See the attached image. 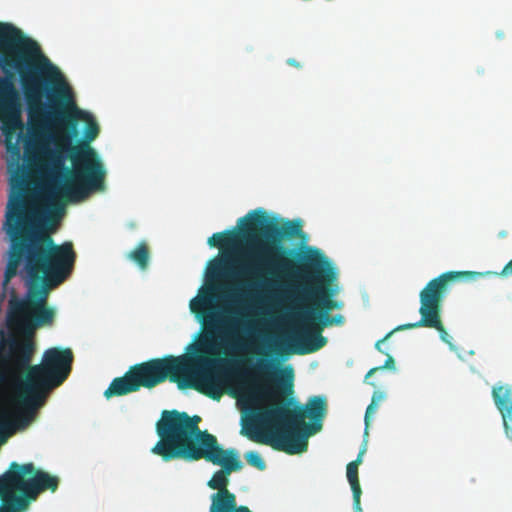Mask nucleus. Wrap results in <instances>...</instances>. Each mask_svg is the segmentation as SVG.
Listing matches in <instances>:
<instances>
[{
  "mask_svg": "<svg viewBox=\"0 0 512 512\" xmlns=\"http://www.w3.org/2000/svg\"><path fill=\"white\" fill-rule=\"evenodd\" d=\"M59 486V479L48 472L36 469L33 463L18 464L12 462L9 469L2 474L0 483V496L17 489L22 497L19 503L29 505L38 495L46 490L55 492Z\"/></svg>",
  "mask_w": 512,
  "mask_h": 512,
  "instance_id": "nucleus-14",
  "label": "nucleus"
},
{
  "mask_svg": "<svg viewBox=\"0 0 512 512\" xmlns=\"http://www.w3.org/2000/svg\"><path fill=\"white\" fill-rule=\"evenodd\" d=\"M0 67L19 72L30 119L53 117L65 121L73 130L82 120L86 124L85 142L81 144L89 145L98 137L99 125L91 114L76 106L72 90L58 67L42 53L35 40L10 23H4L0 30Z\"/></svg>",
  "mask_w": 512,
  "mask_h": 512,
  "instance_id": "nucleus-4",
  "label": "nucleus"
},
{
  "mask_svg": "<svg viewBox=\"0 0 512 512\" xmlns=\"http://www.w3.org/2000/svg\"><path fill=\"white\" fill-rule=\"evenodd\" d=\"M501 276H509L512 275V259L504 266L502 269Z\"/></svg>",
  "mask_w": 512,
  "mask_h": 512,
  "instance_id": "nucleus-25",
  "label": "nucleus"
},
{
  "mask_svg": "<svg viewBox=\"0 0 512 512\" xmlns=\"http://www.w3.org/2000/svg\"><path fill=\"white\" fill-rule=\"evenodd\" d=\"M481 273L471 271H449L430 280L419 294L420 320L415 323L400 325L395 330H407L419 327L433 328L438 331L440 339L451 345V336L447 333L442 320V303L449 290V284L459 279H475Z\"/></svg>",
  "mask_w": 512,
  "mask_h": 512,
  "instance_id": "nucleus-12",
  "label": "nucleus"
},
{
  "mask_svg": "<svg viewBox=\"0 0 512 512\" xmlns=\"http://www.w3.org/2000/svg\"><path fill=\"white\" fill-rule=\"evenodd\" d=\"M4 23L3 22H0V30L2 29Z\"/></svg>",
  "mask_w": 512,
  "mask_h": 512,
  "instance_id": "nucleus-29",
  "label": "nucleus"
},
{
  "mask_svg": "<svg viewBox=\"0 0 512 512\" xmlns=\"http://www.w3.org/2000/svg\"><path fill=\"white\" fill-rule=\"evenodd\" d=\"M32 121L24 140L25 162L29 171L44 179L43 190L51 203L80 201L105 189L106 170L95 150L88 144L51 149L44 133L45 121Z\"/></svg>",
  "mask_w": 512,
  "mask_h": 512,
  "instance_id": "nucleus-5",
  "label": "nucleus"
},
{
  "mask_svg": "<svg viewBox=\"0 0 512 512\" xmlns=\"http://www.w3.org/2000/svg\"><path fill=\"white\" fill-rule=\"evenodd\" d=\"M287 64L290 65V66H293V67H296V68H300L301 65L298 61H296L295 59L293 58H290L287 60Z\"/></svg>",
  "mask_w": 512,
  "mask_h": 512,
  "instance_id": "nucleus-26",
  "label": "nucleus"
},
{
  "mask_svg": "<svg viewBox=\"0 0 512 512\" xmlns=\"http://www.w3.org/2000/svg\"><path fill=\"white\" fill-rule=\"evenodd\" d=\"M36 343L31 335L0 332V428L27 427L51 392L69 377L74 360L70 348L52 347L33 364Z\"/></svg>",
  "mask_w": 512,
  "mask_h": 512,
  "instance_id": "nucleus-3",
  "label": "nucleus"
},
{
  "mask_svg": "<svg viewBox=\"0 0 512 512\" xmlns=\"http://www.w3.org/2000/svg\"><path fill=\"white\" fill-rule=\"evenodd\" d=\"M492 397L502 416L505 434L512 440V386L496 384L492 388Z\"/></svg>",
  "mask_w": 512,
  "mask_h": 512,
  "instance_id": "nucleus-16",
  "label": "nucleus"
},
{
  "mask_svg": "<svg viewBox=\"0 0 512 512\" xmlns=\"http://www.w3.org/2000/svg\"><path fill=\"white\" fill-rule=\"evenodd\" d=\"M288 379H279L276 386L268 383H253L251 399L267 404L256 414V419L265 428L266 434L248 432L256 442L270 445L273 449L293 455L305 452L307 437L322 428L327 413L325 397L313 396L304 406L290 396L293 393V370H285Z\"/></svg>",
  "mask_w": 512,
  "mask_h": 512,
  "instance_id": "nucleus-6",
  "label": "nucleus"
},
{
  "mask_svg": "<svg viewBox=\"0 0 512 512\" xmlns=\"http://www.w3.org/2000/svg\"><path fill=\"white\" fill-rule=\"evenodd\" d=\"M272 367V362L269 359L260 358L257 362L256 369L260 374L268 376Z\"/></svg>",
  "mask_w": 512,
  "mask_h": 512,
  "instance_id": "nucleus-24",
  "label": "nucleus"
},
{
  "mask_svg": "<svg viewBox=\"0 0 512 512\" xmlns=\"http://www.w3.org/2000/svg\"><path fill=\"white\" fill-rule=\"evenodd\" d=\"M2 308H3V303L0 302V312H2Z\"/></svg>",
  "mask_w": 512,
  "mask_h": 512,
  "instance_id": "nucleus-28",
  "label": "nucleus"
},
{
  "mask_svg": "<svg viewBox=\"0 0 512 512\" xmlns=\"http://www.w3.org/2000/svg\"><path fill=\"white\" fill-rule=\"evenodd\" d=\"M36 343L31 335L0 332V428L27 427L51 392L69 377L74 360L70 348L52 347L33 364Z\"/></svg>",
  "mask_w": 512,
  "mask_h": 512,
  "instance_id": "nucleus-2",
  "label": "nucleus"
},
{
  "mask_svg": "<svg viewBox=\"0 0 512 512\" xmlns=\"http://www.w3.org/2000/svg\"><path fill=\"white\" fill-rule=\"evenodd\" d=\"M500 236H501V237H505V236H506V232H501V233H500Z\"/></svg>",
  "mask_w": 512,
  "mask_h": 512,
  "instance_id": "nucleus-27",
  "label": "nucleus"
},
{
  "mask_svg": "<svg viewBox=\"0 0 512 512\" xmlns=\"http://www.w3.org/2000/svg\"><path fill=\"white\" fill-rule=\"evenodd\" d=\"M3 428H0V430H2Z\"/></svg>",
  "mask_w": 512,
  "mask_h": 512,
  "instance_id": "nucleus-30",
  "label": "nucleus"
},
{
  "mask_svg": "<svg viewBox=\"0 0 512 512\" xmlns=\"http://www.w3.org/2000/svg\"><path fill=\"white\" fill-rule=\"evenodd\" d=\"M395 331H396L395 329H394V330H392V331H390L388 334H386V336H385L384 338H382L381 340H379V341H377V342H376V345H375L376 349H377L379 352H381V353H383V354L387 355V359H386V361H385L384 365H382V366H378V367H374V368L370 369V370L368 371V373L366 374V379H367V378H369V377H371L374 373H376V372H377V371H379V370H383V369H394V367H395V361H394V358H393L391 355H389L387 352H385L384 350H382V348H381V344H382L383 342H385L388 338H390V336H391Z\"/></svg>",
  "mask_w": 512,
  "mask_h": 512,
  "instance_id": "nucleus-18",
  "label": "nucleus"
},
{
  "mask_svg": "<svg viewBox=\"0 0 512 512\" xmlns=\"http://www.w3.org/2000/svg\"><path fill=\"white\" fill-rule=\"evenodd\" d=\"M5 77H0V129L4 135V144L8 153L13 158L19 159L21 155V148L19 141L21 134L16 136L17 130L23 129V122L21 119L22 105L21 98L18 90L13 82V75L10 73L12 70L19 72L15 68L7 67L4 70Z\"/></svg>",
  "mask_w": 512,
  "mask_h": 512,
  "instance_id": "nucleus-15",
  "label": "nucleus"
},
{
  "mask_svg": "<svg viewBox=\"0 0 512 512\" xmlns=\"http://www.w3.org/2000/svg\"><path fill=\"white\" fill-rule=\"evenodd\" d=\"M13 193L6 213L10 238L0 302L9 295L7 325L32 333L50 326L56 316L48 305L50 291L72 273L76 253L71 242L56 244L49 232L30 226L25 199V172L11 179Z\"/></svg>",
  "mask_w": 512,
  "mask_h": 512,
  "instance_id": "nucleus-1",
  "label": "nucleus"
},
{
  "mask_svg": "<svg viewBox=\"0 0 512 512\" xmlns=\"http://www.w3.org/2000/svg\"><path fill=\"white\" fill-rule=\"evenodd\" d=\"M129 257L141 269H145L149 262V249L146 243H140L133 251L130 252Z\"/></svg>",
  "mask_w": 512,
  "mask_h": 512,
  "instance_id": "nucleus-19",
  "label": "nucleus"
},
{
  "mask_svg": "<svg viewBox=\"0 0 512 512\" xmlns=\"http://www.w3.org/2000/svg\"><path fill=\"white\" fill-rule=\"evenodd\" d=\"M303 268L311 269L315 272V280L321 284L310 286L307 283L282 285L283 291L296 304L297 309L300 306H309L316 309V317L325 316L333 309L341 308V303L331 298L328 292L327 283L332 281L336 274L329 266L326 257L315 248H308L302 255Z\"/></svg>",
  "mask_w": 512,
  "mask_h": 512,
  "instance_id": "nucleus-11",
  "label": "nucleus"
},
{
  "mask_svg": "<svg viewBox=\"0 0 512 512\" xmlns=\"http://www.w3.org/2000/svg\"><path fill=\"white\" fill-rule=\"evenodd\" d=\"M386 395L382 391H375L372 395L371 403L368 405L364 417L365 421V435L368 434V428L371 421V416L377 411L379 402L385 399Z\"/></svg>",
  "mask_w": 512,
  "mask_h": 512,
  "instance_id": "nucleus-20",
  "label": "nucleus"
},
{
  "mask_svg": "<svg viewBox=\"0 0 512 512\" xmlns=\"http://www.w3.org/2000/svg\"><path fill=\"white\" fill-rule=\"evenodd\" d=\"M245 459L250 466L257 468L260 471L265 470L266 463L261 455L256 451H249L245 454Z\"/></svg>",
  "mask_w": 512,
  "mask_h": 512,
  "instance_id": "nucleus-23",
  "label": "nucleus"
},
{
  "mask_svg": "<svg viewBox=\"0 0 512 512\" xmlns=\"http://www.w3.org/2000/svg\"><path fill=\"white\" fill-rule=\"evenodd\" d=\"M298 318L301 322V329L290 336L287 343L276 344L282 352L299 355L316 352L327 343V339L322 336L323 329L332 325L340 326L344 323V317L340 314L316 317V309H311L309 306L298 308Z\"/></svg>",
  "mask_w": 512,
  "mask_h": 512,
  "instance_id": "nucleus-13",
  "label": "nucleus"
},
{
  "mask_svg": "<svg viewBox=\"0 0 512 512\" xmlns=\"http://www.w3.org/2000/svg\"><path fill=\"white\" fill-rule=\"evenodd\" d=\"M213 363L204 357L168 355L135 364L122 376L112 380L104 396H124L137 392L141 387L154 388L166 379L176 383L180 390L194 389L219 400L223 395V383L207 369Z\"/></svg>",
  "mask_w": 512,
  "mask_h": 512,
  "instance_id": "nucleus-8",
  "label": "nucleus"
},
{
  "mask_svg": "<svg viewBox=\"0 0 512 512\" xmlns=\"http://www.w3.org/2000/svg\"><path fill=\"white\" fill-rule=\"evenodd\" d=\"M239 223L242 236L255 247V253L240 269L242 275L254 280L249 283L250 287L277 290L282 280L300 276L294 269V261L288 257L292 251L281 245L283 239L301 236L300 220H284L280 224L264 209L258 208L241 218Z\"/></svg>",
  "mask_w": 512,
  "mask_h": 512,
  "instance_id": "nucleus-7",
  "label": "nucleus"
},
{
  "mask_svg": "<svg viewBox=\"0 0 512 512\" xmlns=\"http://www.w3.org/2000/svg\"><path fill=\"white\" fill-rule=\"evenodd\" d=\"M229 259L227 257L223 259H214L209 266V277L213 279H219L227 271L229 265Z\"/></svg>",
  "mask_w": 512,
  "mask_h": 512,
  "instance_id": "nucleus-22",
  "label": "nucleus"
},
{
  "mask_svg": "<svg viewBox=\"0 0 512 512\" xmlns=\"http://www.w3.org/2000/svg\"><path fill=\"white\" fill-rule=\"evenodd\" d=\"M201 418L186 412L165 410L156 423L158 442L151 452L168 462L176 459L198 461L206 449L204 443H213L217 438L199 428Z\"/></svg>",
  "mask_w": 512,
  "mask_h": 512,
  "instance_id": "nucleus-10",
  "label": "nucleus"
},
{
  "mask_svg": "<svg viewBox=\"0 0 512 512\" xmlns=\"http://www.w3.org/2000/svg\"><path fill=\"white\" fill-rule=\"evenodd\" d=\"M366 452V446L364 445L359 451L357 458L351 461L347 465V479L351 486L353 493V508L354 512H362L360 498L362 494L359 478H358V466L362 463L363 455Z\"/></svg>",
  "mask_w": 512,
  "mask_h": 512,
  "instance_id": "nucleus-17",
  "label": "nucleus"
},
{
  "mask_svg": "<svg viewBox=\"0 0 512 512\" xmlns=\"http://www.w3.org/2000/svg\"><path fill=\"white\" fill-rule=\"evenodd\" d=\"M235 242V235L231 231L214 233L208 239V244L211 247H223L232 245Z\"/></svg>",
  "mask_w": 512,
  "mask_h": 512,
  "instance_id": "nucleus-21",
  "label": "nucleus"
},
{
  "mask_svg": "<svg viewBox=\"0 0 512 512\" xmlns=\"http://www.w3.org/2000/svg\"><path fill=\"white\" fill-rule=\"evenodd\" d=\"M223 290L222 286L208 285L200 297L193 298L190 302L191 312L198 318L202 319L204 326V335L196 347V355H189L190 357H204L213 361L209 366H206L221 382V378L214 371L220 360L214 358L218 354V346L215 341L216 334L225 327L224 345L226 351L229 352H242L246 349V343L238 334L240 325L246 328L243 319L244 314L240 309V301L234 293H227L225 297L230 300L232 306L225 309L224 312L227 317L222 318L220 314L215 312L213 301L217 298L216 292Z\"/></svg>",
  "mask_w": 512,
  "mask_h": 512,
  "instance_id": "nucleus-9",
  "label": "nucleus"
}]
</instances>
